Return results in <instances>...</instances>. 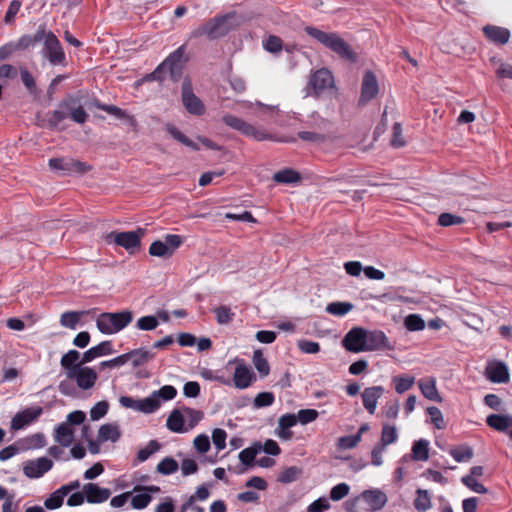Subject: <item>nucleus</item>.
Returning <instances> with one entry per match:
<instances>
[{
  "instance_id": "nucleus-1",
  "label": "nucleus",
  "mask_w": 512,
  "mask_h": 512,
  "mask_svg": "<svg viewBox=\"0 0 512 512\" xmlns=\"http://www.w3.org/2000/svg\"><path fill=\"white\" fill-rule=\"evenodd\" d=\"M304 31L315 41L330 49L339 57L350 61L356 60L354 51L338 33L322 31L313 26H306Z\"/></svg>"
},
{
  "instance_id": "nucleus-2",
  "label": "nucleus",
  "mask_w": 512,
  "mask_h": 512,
  "mask_svg": "<svg viewBox=\"0 0 512 512\" xmlns=\"http://www.w3.org/2000/svg\"><path fill=\"white\" fill-rule=\"evenodd\" d=\"M222 121L228 127L255 141L295 142L294 138H277L263 127L255 126L232 114H225Z\"/></svg>"
},
{
  "instance_id": "nucleus-3",
  "label": "nucleus",
  "mask_w": 512,
  "mask_h": 512,
  "mask_svg": "<svg viewBox=\"0 0 512 512\" xmlns=\"http://www.w3.org/2000/svg\"><path fill=\"white\" fill-rule=\"evenodd\" d=\"M235 15L228 13L221 16H215L207 21L205 24L200 25L191 32V37L198 38L207 36L209 39H217L225 36L234 27L233 19Z\"/></svg>"
},
{
  "instance_id": "nucleus-4",
  "label": "nucleus",
  "mask_w": 512,
  "mask_h": 512,
  "mask_svg": "<svg viewBox=\"0 0 512 512\" xmlns=\"http://www.w3.org/2000/svg\"><path fill=\"white\" fill-rule=\"evenodd\" d=\"M133 320L130 310L121 312H104L96 318L97 329L105 335H112L127 327Z\"/></svg>"
},
{
  "instance_id": "nucleus-5",
  "label": "nucleus",
  "mask_w": 512,
  "mask_h": 512,
  "mask_svg": "<svg viewBox=\"0 0 512 512\" xmlns=\"http://www.w3.org/2000/svg\"><path fill=\"white\" fill-rule=\"evenodd\" d=\"M42 56L54 66H65L66 56L62 45L53 32L44 35Z\"/></svg>"
},
{
  "instance_id": "nucleus-6",
  "label": "nucleus",
  "mask_w": 512,
  "mask_h": 512,
  "mask_svg": "<svg viewBox=\"0 0 512 512\" xmlns=\"http://www.w3.org/2000/svg\"><path fill=\"white\" fill-rule=\"evenodd\" d=\"M144 235V230L138 228L136 231L126 232H110L106 235L105 240L108 244H116L117 246L125 248L130 253H133L136 248L140 246L141 237Z\"/></svg>"
},
{
  "instance_id": "nucleus-7",
  "label": "nucleus",
  "mask_w": 512,
  "mask_h": 512,
  "mask_svg": "<svg viewBox=\"0 0 512 512\" xmlns=\"http://www.w3.org/2000/svg\"><path fill=\"white\" fill-rule=\"evenodd\" d=\"M49 167L62 175L85 174L91 170V166L85 162L72 158H51Z\"/></svg>"
},
{
  "instance_id": "nucleus-8",
  "label": "nucleus",
  "mask_w": 512,
  "mask_h": 512,
  "mask_svg": "<svg viewBox=\"0 0 512 512\" xmlns=\"http://www.w3.org/2000/svg\"><path fill=\"white\" fill-rule=\"evenodd\" d=\"M182 244V237L176 234H168L165 241H154L149 247V254L155 257L169 258Z\"/></svg>"
},
{
  "instance_id": "nucleus-9",
  "label": "nucleus",
  "mask_w": 512,
  "mask_h": 512,
  "mask_svg": "<svg viewBox=\"0 0 512 512\" xmlns=\"http://www.w3.org/2000/svg\"><path fill=\"white\" fill-rule=\"evenodd\" d=\"M84 364L85 363H82L80 360L77 366L78 369L76 371L68 372L67 379L75 380L80 389L88 390L95 385L98 379V374L93 368L85 366Z\"/></svg>"
},
{
  "instance_id": "nucleus-10",
  "label": "nucleus",
  "mask_w": 512,
  "mask_h": 512,
  "mask_svg": "<svg viewBox=\"0 0 512 512\" xmlns=\"http://www.w3.org/2000/svg\"><path fill=\"white\" fill-rule=\"evenodd\" d=\"M308 85L312 88L313 95L319 96L322 92L335 87L334 77L328 69L321 68L310 75Z\"/></svg>"
},
{
  "instance_id": "nucleus-11",
  "label": "nucleus",
  "mask_w": 512,
  "mask_h": 512,
  "mask_svg": "<svg viewBox=\"0 0 512 512\" xmlns=\"http://www.w3.org/2000/svg\"><path fill=\"white\" fill-rule=\"evenodd\" d=\"M182 103L192 115L201 116L205 113L203 102L193 93L191 84L187 81L182 84Z\"/></svg>"
},
{
  "instance_id": "nucleus-12",
  "label": "nucleus",
  "mask_w": 512,
  "mask_h": 512,
  "mask_svg": "<svg viewBox=\"0 0 512 512\" xmlns=\"http://www.w3.org/2000/svg\"><path fill=\"white\" fill-rule=\"evenodd\" d=\"M185 53V47L180 46L173 53H171L164 62L157 67L155 71L148 75L149 80H160L161 72L165 69H169L171 73L180 68V63L182 62L183 56Z\"/></svg>"
},
{
  "instance_id": "nucleus-13",
  "label": "nucleus",
  "mask_w": 512,
  "mask_h": 512,
  "mask_svg": "<svg viewBox=\"0 0 512 512\" xmlns=\"http://www.w3.org/2000/svg\"><path fill=\"white\" fill-rule=\"evenodd\" d=\"M365 339L366 330L363 328L355 327L345 335L342 343L348 351L362 352L364 351Z\"/></svg>"
},
{
  "instance_id": "nucleus-14",
  "label": "nucleus",
  "mask_w": 512,
  "mask_h": 512,
  "mask_svg": "<svg viewBox=\"0 0 512 512\" xmlns=\"http://www.w3.org/2000/svg\"><path fill=\"white\" fill-rule=\"evenodd\" d=\"M379 91L378 81L373 72H365L362 80L361 95L359 99L360 105L367 104L371 99L376 97Z\"/></svg>"
},
{
  "instance_id": "nucleus-15",
  "label": "nucleus",
  "mask_w": 512,
  "mask_h": 512,
  "mask_svg": "<svg viewBox=\"0 0 512 512\" xmlns=\"http://www.w3.org/2000/svg\"><path fill=\"white\" fill-rule=\"evenodd\" d=\"M52 466L53 462L49 458L40 457L36 460L28 461L23 468V472L28 478H40L48 472Z\"/></svg>"
},
{
  "instance_id": "nucleus-16",
  "label": "nucleus",
  "mask_w": 512,
  "mask_h": 512,
  "mask_svg": "<svg viewBox=\"0 0 512 512\" xmlns=\"http://www.w3.org/2000/svg\"><path fill=\"white\" fill-rule=\"evenodd\" d=\"M235 363L237 366L233 374V383L238 389H246L255 380V375L243 360H235Z\"/></svg>"
},
{
  "instance_id": "nucleus-17",
  "label": "nucleus",
  "mask_w": 512,
  "mask_h": 512,
  "mask_svg": "<svg viewBox=\"0 0 512 512\" xmlns=\"http://www.w3.org/2000/svg\"><path fill=\"white\" fill-rule=\"evenodd\" d=\"M485 377L492 383H507L509 381V370L501 361L489 362L485 369Z\"/></svg>"
},
{
  "instance_id": "nucleus-18",
  "label": "nucleus",
  "mask_w": 512,
  "mask_h": 512,
  "mask_svg": "<svg viewBox=\"0 0 512 512\" xmlns=\"http://www.w3.org/2000/svg\"><path fill=\"white\" fill-rule=\"evenodd\" d=\"M42 414L41 407H30L17 413L11 421V428L14 430L23 429L25 426L32 423Z\"/></svg>"
},
{
  "instance_id": "nucleus-19",
  "label": "nucleus",
  "mask_w": 512,
  "mask_h": 512,
  "mask_svg": "<svg viewBox=\"0 0 512 512\" xmlns=\"http://www.w3.org/2000/svg\"><path fill=\"white\" fill-rule=\"evenodd\" d=\"M385 393V389L382 386L367 387L361 393V398L364 408L369 414H374L377 408L378 400Z\"/></svg>"
},
{
  "instance_id": "nucleus-20",
  "label": "nucleus",
  "mask_w": 512,
  "mask_h": 512,
  "mask_svg": "<svg viewBox=\"0 0 512 512\" xmlns=\"http://www.w3.org/2000/svg\"><path fill=\"white\" fill-rule=\"evenodd\" d=\"M362 499L369 506V511L381 510L387 503V495L380 489H368L361 493Z\"/></svg>"
},
{
  "instance_id": "nucleus-21",
  "label": "nucleus",
  "mask_w": 512,
  "mask_h": 512,
  "mask_svg": "<svg viewBox=\"0 0 512 512\" xmlns=\"http://www.w3.org/2000/svg\"><path fill=\"white\" fill-rule=\"evenodd\" d=\"M83 493L88 503H103L107 501L111 495L108 488H101L95 483H87L83 486Z\"/></svg>"
},
{
  "instance_id": "nucleus-22",
  "label": "nucleus",
  "mask_w": 512,
  "mask_h": 512,
  "mask_svg": "<svg viewBox=\"0 0 512 512\" xmlns=\"http://www.w3.org/2000/svg\"><path fill=\"white\" fill-rule=\"evenodd\" d=\"M114 353L112 341L106 340L100 342L98 345L91 347L82 355V363H89L94 359L102 356L111 355Z\"/></svg>"
},
{
  "instance_id": "nucleus-23",
  "label": "nucleus",
  "mask_w": 512,
  "mask_h": 512,
  "mask_svg": "<svg viewBox=\"0 0 512 512\" xmlns=\"http://www.w3.org/2000/svg\"><path fill=\"white\" fill-rule=\"evenodd\" d=\"M483 33L485 37L498 45L506 44L510 39V31L507 28L496 26V25H486L483 27Z\"/></svg>"
},
{
  "instance_id": "nucleus-24",
  "label": "nucleus",
  "mask_w": 512,
  "mask_h": 512,
  "mask_svg": "<svg viewBox=\"0 0 512 512\" xmlns=\"http://www.w3.org/2000/svg\"><path fill=\"white\" fill-rule=\"evenodd\" d=\"M418 385L425 398L435 402H442V397L438 393L436 379L434 377L421 379L419 380Z\"/></svg>"
},
{
  "instance_id": "nucleus-25",
  "label": "nucleus",
  "mask_w": 512,
  "mask_h": 512,
  "mask_svg": "<svg viewBox=\"0 0 512 512\" xmlns=\"http://www.w3.org/2000/svg\"><path fill=\"white\" fill-rule=\"evenodd\" d=\"M489 427L499 432H507L512 429V416L503 414H491L486 418Z\"/></svg>"
},
{
  "instance_id": "nucleus-26",
  "label": "nucleus",
  "mask_w": 512,
  "mask_h": 512,
  "mask_svg": "<svg viewBox=\"0 0 512 512\" xmlns=\"http://www.w3.org/2000/svg\"><path fill=\"white\" fill-rule=\"evenodd\" d=\"M69 100L63 99L58 107L49 115L48 126L52 129L59 127L60 123L68 117Z\"/></svg>"
},
{
  "instance_id": "nucleus-27",
  "label": "nucleus",
  "mask_w": 512,
  "mask_h": 512,
  "mask_svg": "<svg viewBox=\"0 0 512 512\" xmlns=\"http://www.w3.org/2000/svg\"><path fill=\"white\" fill-rule=\"evenodd\" d=\"M74 438V431L68 423H61L57 426L54 433L55 441L63 447H69Z\"/></svg>"
},
{
  "instance_id": "nucleus-28",
  "label": "nucleus",
  "mask_w": 512,
  "mask_h": 512,
  "mask_svg": "<svg viewBox=\"0 0 512 512\" xmlns=\"http://www.w3.org/2000/svg\"><path fill=\"white\" fill-rule=\"evenodd\" d=\"M167 428L175 433H185L188 432L185 424V419L183 415V411L175 409L171 412L167 419Z\"/></svg>"
},
{
  "instance_id": "nucleus-29",
  "label": "nucleus",
  "mask_w": 512,
  "mask_h": 512,
  "mask_svg": "<svg viewBox=\"0 0 512 512\" xmlns=\"http://www.w3.org/2000/svg\"><path fill=\"white\" fill-rule=\"evenodd\" d=\"M387 337L382 331H367L364 351H373L385 345Z\"/></svg>"
},
{
  "instance_id": "nucleus-30",
  "label": "nucleus",
  "mask_w": 512,
  "mask_h": 512,
  "mask_svg": "<svg viewBox=\"0 0 512 512\" xmlns=\"http://www.w3.org/2000/svg\"><path fill=\"white\" fill-rule=\"evenodd\" d=\"M120 435L118 425L113 423L104 424L99 428L98 441L101 443L106 441L116 442Z\"/></svg>"
},
{
  "instance_id": "nucleus-31",
  "label": "nucleus",
  "mask_w": 512,
  "mask_h": 512,
  "mask_svg": "<svg viewBox=\"0 0 512 512\" xmlns=\"http://www.w3.org/2000/svg\"><path fill=\"white\" fill-rule=\"evenodd\" d=\"M124 356L127 357V363L131 362L133 367H138L148 362L153 358V354L145 349H134L128 353H125Z\"/></svg>"
},
{
  "instance_id": "nucleus-32",
  "label": "nucleus",
  "mask_w": 512,
  "mask_h": 512,
  "mask_svg": "<svg viewBox=\"0 0 512 512\" xmlns=\"http://www.w3.org/2000/svg\"><path fill=\"white\" fill-rule=\"evenodd\" d=\"M80 358V353L77 350H69L65 353L60 360V365L65 371L66 378L68 377V372L76 371L78 368V360Z\"/></svg>"
},
{
  "instance_id": "nucleus-33",
  "label": "nucleus",
  "mask_w": 512,
  "mask_h": 512,
  "mask_svg": "<svg viewBox=\"0 0 512 512\" xmlns=\"http://www.w3.org/2000/svg\"><path fill=\"white\" fill-rule=\"evenodd\" d=\"M87 313V311H67L61 314L59 322L61 326L75 330L81 317Z\"/></svg>"
},
{
  "instance_id": "nucleus-34",
  "label": "nucleus",
  "mask_w": 512,
  "mask_h": 512,
  "mask_svg": "<svg viewBox=\"0 0 512 512\" xmlns=\"http://www.w3.org/2000/svg\"><path fill=\"white\" fill-rule=\"evenodd\" d=\"M209 496L210 492L205 485L197 487L195 493L189 496V498L182 504L180 512H187L190 508H192L193 504H195L197 500L205 501L209 498Z\"/></svg>"
},
{
  "instance_id": "nucleus-35",
  "label": "nucleus",
  "mask_w": 512,
  "mask_h": 512,
  "mask_svg": "<svg viewBox=\"0 0 512 512\" xmlns=\"http://www.w3.org/2000/svg\"><path fill=\"white\" fill-rule=\"evenodd\" d=\"M262 451V444L261 443H255L252 446L243 449L239 453V460L240 462L246 466L250 467L254 464L255 457L258 453Z\"/></svg>"
},
{
  "instance_id": "nucleus-36",
  "label": "nucleus",
  "mask_w": 512,
  "mask_h": 512,
  "mask_svg": "<svg viewBox=\"0 0 512 512\" xmlns=\"http://www.w3.org/2000/svg\"><path fill=\"white\" fill-rule=\"evenodd\" d=\"M273 180L281 184H292L299 182L301 180V176L297 171L291 168H286L276 172L273 175Z\"/></svg>"
},
{
  "instance_id": "nucleus-37",
  "label": "nucleus",
  "mask_w": 512,
  "mask_h": 512,
  "mask_svg": "<svg viewBox=\"0 0 512 512\" xmlns=\"http://www.w3.org/2000/svg\"><path fill=\"white\" fill-rule=\"evenodd\" d=\"M411 457L415 461H426L429 458V442L425 439L415 441Z\"/></svg>"
},
{
  "instance_id": "nucleus-38",
  "label": "nucleus",
  "mask_w": 512,
  "mask_h": 512,
  "mask_svg": "<svg viewBox=\"0 0 512 512\" xmlns=\"http://www.w3.org/2000/svg\"><path fill=\"white\" fill-rule=\"evenodd\" d=\"M413 505L418 512H426L429 510L432 507L429 492L424 489H417Z\"/></svg>"
},
{
  "instance_id": "nucleus-39",
  "label": "nucleus",
  "mask_w": 512,
  "mask_h": 512,
  "mask_svg": "<svg viewBox=\"0 0 512 512\" xmlns=\"http://www.w3.org/2000/svg\"><path fill=\"white\" fill-rule=\"evenodd\" d=\"M67 100H69L68 106L70 107L68 116H70V118L78 124L85 123L88 118V115L84 108L81 105L76 106V102L72 97H68Z\"/></svg>"
},
{
  "instance_id": "nucleus-40",
  "label": "nucleus",
  "mask_w": 512,
  "mask_h": 512,
  "mask_svg": "<svg viewBox=\"0 0 512 512\" xmlns=\"http://www.w3.org/2000/svg\"><path fill=\"white\" fill-rule=\"evenodd\" d=\"M392 382L394 384L395 391L398 394H403L413 387L415 377L409 375L395 376L392 378Z\"/></svg>"
},
{
  "instance_id": "nucleus-41",
  "label": "nucleus",
  "mask_w": 512,
  "mask_h": 512,
  "mask_svg": "<svg viewBox=\"0 0 512 512\" xmlns=\"http://www.w3.org/2000/svg\"><path fill=\"white\" fill-rule=\"evenodd\" d=\"M161 401L158 397L152 393L149 397L145 399H139V404L137 407V411L143 413H153L160 407Z\"/></svg>"
},
{
  "instance_id": "nucleus-42",
  "label": "nucleus",
  "mask_w": 512,
  "mask_h": 512,
  "mask_svg": "<svg viewBox=\"0 0 512 512\" xmlns=\"http://www.w3.org/2000/svg\"><path fill=\"white\" fill-rule=\"evenodd\" d=\"M187 431L192 430L203 418V412L189 407L182 409Z\"/></svg>"
},
{
  "instance_id": "nucleus-43",
  "label": "nucleus",
  "mask_w": 512,
  "mask_h": 512,
  "mask_svg": "<svg viewBox=\"0 0 512 512\" xmlns=\"http://www.w3.org/2000/svg\"><path fill=\"white\" fill-rule=\"evenodd\" d=\"M166 131L179 143L183 144L184 146L190 147L193 150H199V147L197 144H195L192 140H190L188 137H186L181 131H179L174 125L167 124L165 126Z\"/></svg>"
},
{
  "instance_id": "nucleus-44",
  "label": "nucleus",
  "mask_w": 512,
  "mask_h": 512,
  "mask_svg": "<svg viewBox=\"0 0 512 512\" xmlns=\"http://www.w3.org/2000/svg\"><path fill=\"white\" fill-rule=\"evenodd\" d=\"M398 439V432L395 426L384 424L381 431V438L379 444L387 447L393 444Z\"/></svg>"
},
{
  "instance_id": "nucleus-45",
  "label": "nucleus",
  "mask_w": 512,
  "mask_h": 512,
  "mask_svg": "<svg viewBox=\"0 0 512 512\" xmlns=\"http://www.w3.org/2000/svg\"><path fill=\"white\" fill-rule=\"evenodd\" d=\"M179 469L178 462L172 457H165L156 467V471L162 475H171Z\"/></svg>"
},
{
  "instance_id": "nucleus-46",
  "label": "nucleus",
  "mask_w": 512,
  "mask_h": 512,
  "mask_svg": "<svg viewBox=\"0 0 512 512\" xmlns=\"http://www.w3.org/2000/svg\"><path fill=\"white\" fill-rule=\"evenodd\" d=\"M96 107L110 115L115 116L118 119L127 120L129 122L133 121V118L125 110H122L115 105L97 103Z\"/></svg>"
},
{
  "instance_id": "nucleus-47",
  "label": "nucleus",
  "mask_w": 512,
  "mask_h": 512,
  "mask_svg": "<svg viewBox=\"0 0 512 512\" xmlns=\"http://www.w3.org/2000/svg\"><path fill=\"white\" fill-rule=\"evenodd\" d=\"M353 309L350 302H332L326 307V311L334 316H344Z\"/></svg>"
},
{
  "instance_id": "nucleus-48",
  "label": "nucleus",
  "mask_w": 512,
  "mask_h": 512,
  "mask_svg": "<svg viewBox=\"0 0 512 512\" xmlns=\"http://www.w3.org/2000/svg\"><path fill=\"white\" fill-rule=\"evenodd\" d=\"M302 469L297 466H291L284 469L278 476V481L281 483H292L301 476Z\"/></svg>"
},
{
  "instance_id": "nucleus-49",
  "label": "nucleus",
  "mask_w": 512,
  "mask_h": 512,
  "mask_svg": "<svg viewBox=\"0 0 512 512\" xmlns=\"http://www.w3.org/2000/svg\"><path fill=\"white\" fill-rule=\"evenodd\" d=\"M450 455L454 458L456 462H467L472 459L473 450L469 446H460L452 448L450 450Z\"/></svg>"
},
{
  "instance_id": "nucleus-50",
  "label": "nucleus",
  "mask_w": 512,
  "mask_h": 512,
  "mask_svg": "<svg viewBox=\"0 0 512 512\" xmlns=\"http://www.w3.org/2000/svg\"><path fill=\"white\" fill-rule=\"evenodd\" d=\"M253 364L261 376L265 377L270 372V366L264 358L261 350H255L253 353Z\"/></svg>"
},
{
  "instance_id": "nucleus-51",
  "label": "nucleus",
  "mask_w": 512,
  "mask_h": 512,
  "mask_svg": "<svg viewBox=\"0 0 512 512\" xmlns=\"http://www.w3.org/2000/svg\"><path fill=\"white\" fill-rule=\"evenodd\" d=\"M214 313L217 323L221 325L230 323L235 316L231 308L225 305L215 308Z\"/></svg>"
},
{
  "instance_id": "nucleus-52",
  "label": "nucleus",
  "mask_w": 512,
  "mask_h": 512,
  "mask_svg": "<svg viewBox=\"0 0 512 512\" xmlns=\"http://www.w3.org/2000/svg\"><path fill=\"white\" fill-rule=\"evenodd\" d=\"M359 443V435L342 436L337 439L336 447L339 450H350L357 447Z\"/></svg>"
},
{
  "instance_id": "nucleus-53",
  "label": "nucleus",
  "mask_w": 512,
  "mask_h": 512,
  "mask_svg": "<svg viewBox=\"0 0 512 512\" xmlns=\"http://www.w3.org/2000/svg\"><path fill=\"white\" fill-rule=\"evenodd\" d=\"M404 325L409 331H421L425 328V322L418 314L408 315L404 320Z\"/></svg>"
},
{
  "instance_id": "nucleus-54",
  "label": "nucleus",
  "mask_w": 512,
  "mask_h": 512,
  "mask_svg": "<svg viewBox=\"0 0 512 512\" xmlns=\"http://www.w3.org/2000/svg\"><path fill=\"white\" fill-rule=\"evenodd\" d=\"M65 497L66 496L61 493L60 488H58L44 501V506L49 510L58 509L62 506Z\"/></svg>"
},
{
  "instance_id": "nucleus-55",
  "label": "nucleus",
  "mask_w": 512,
  "mask_h": 512,
  "mask_svg": "<svg viewBox=\"0 0 512 512\" xmlns=\"http://www.w3.org/2000/svg\"><path fill=\"white\" fill-rule=\"evenodd\" d=\"M160 449V444L156 440H151L144 448L140 449L137 454L139 462L146 461L152 454Z\"/></svg>"
},
{
  "instance_id": "nucleus-56",
  "label": "nucleus",
  "mask_w": 512,
  "mask_h": 512,
  "mask_svg": "<svg viewBox=\"0 0 512 512\" xmlns=\"http://www.w3.org/2000/svg\"><path fill=\"white\" fill-rule=\"evenodd\" d=\"M275 397L272 392H261L254 398L253 405L255 408H263L271 406L274 403Z\"/></svg>"
},
{
  "instance_id": "nucleus-57",
  "label": "nucleus",
  "mask_w": 512,
  "mask_h": 512,
  "mask_svg": "<svg viewBox=\"0 0 512 512\" xmlns=\"http://www.w3.org/2000/svg\"><path fill=\"white\" fill-rule=\"evenodd\" d=\"M158 320L153 315L143 316L138 319L136 323V327L139 330L143 331H151L154 330L158 326Z\"/></svg>"
},
{
  "instance_id": "nucleus-58",
  "label": "nucleus",
  "mask_w": 512,
  "mask_h": 512,
  "mask_svg": "<svg viewBox=\"0 0 512 512\" xmlns=\"http://www.w3.org/2000/svg\"><path fill=\"white\" fill-rule=\"evenodd\" d=\"M109 409V404L107 401H99L97 402L90 410V418L93 421H97L103 418Z\"/></svg>"
},
{
  "instance_id": "nucleus-59",
  "label": "nucleus",
  "mask_w": 512,
  "mask_h": 512,
  "mask_svg": "<svg viewBox=\"0 0 512 512\" xmlns=\"http://www.w3.org/2000/svg\"><path fill=\"white\" fill-rule=\"evenodd\" d=\"M350 492V487L346 483H339L332 487L330 490V499L333 501H340L345 498Z\"/></svg>"
},
{
  "instance_id": "nucleus-60",
  "label": "nucleus",
  "mask_w": 512,
  "mask_h": 512,
  "mask_svg": "<svg viewBox=\"0 0 512 512\" xmlns=\"http://www.w3.org/2000/svg\"><path fill=\"white\" fill-rule=\"evenodd\" d=\"M298 349L305 354H316L320 351V345L318 342L301 339L297 342Z\"/></svg>"
},
{
  "instance_id": "nucleus-61",
  "label": "nucleus",
  "mask_w": 512,
  "mask_h": 512,
  "mask_svg": "<svg viewBox=\"0 0 512 512\" xmlns=\"http://www.w3.org/2000/svg\"><path fill=\"white\" fill-rule=\"evenodd\" d=\"M461 482L470 490L479 493V494H485L487 493L486 487L477 481L476 478H473L472 476H463L461 478Z\"/></svg>"
},
{
  "instance_id": "nucleus-62",
  "label": "nucleus",
  "mask_w": 512,
  "mask_h": 512,
  "mask_svg": "<svg viewBox=\"0 0 512 512\" xmlns=\"http://www.w3.org/2000/svg\"><path fill=\"white\" fill-rule=\"evenodd\" d=\"M151 500L152 497L149 493H140L131 498V505L134 509L141 510L146 508Z\"/></svg>"
},
{
  "instance_id": "nucleus-63",
  "label": "nucleus",
  "mask_w": 512,
  "mask_h": 512,
  "mask_svg": "<svg viewBox=\"0 0 512 512\" xmlns=\"http://www.w3.org/2000/svg\"><path fill=\"white\" fill-rule=\"evenodd\" d=\"M227 433L224 429L216 428L212 432V441L218 451H221L226 446Z\"/></svg>"
},
{
  "instance_id": "nucleus-64",
  "label": "nucleus",
  "mask_w": 512,
  "mask_h": 512,
  "mask_svg": "<svg viewBox=\"0 0 512 512\" xmlns=\"http://www.w3.org/2000/svg\"><path fill=\"white\" fill-rule=\"evenodd\" d=\"M331 507L329 501L325 497H320L313 501L308 507L307 512H324L329 510Z\"/></svg>"
}]
</instances>
